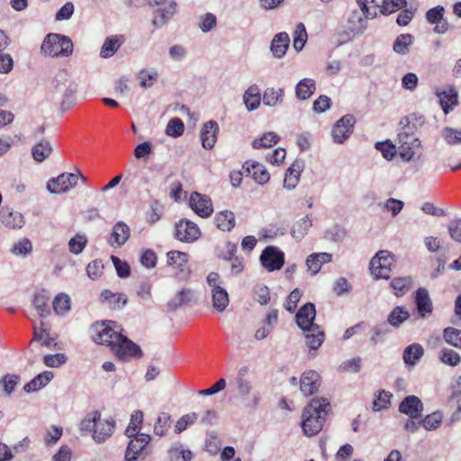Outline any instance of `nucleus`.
I'll use <instances>...</instances> for the list:
<instances>
[{"mask_svg": "<svg viewBox=\"0 0 461 461\" xmlns=\"http://www.w3.org/2000/svg\"><path fill=\"white\" fill-rule=\"evenodd\" d=\"M87 244V238L84 234H77L68 241L69 251L75 255H78L83 251Z\"/></svg>", "mask_w": 461, "mask_h": 461, "instance_id": "59", "label": "nucleus"}, {"mask_svg": "<svg viewBox=\"0 0 461 461\" xmlns=\"http://www.w3.org/2000/svg\"><path fill=\"white\" fill-rule=\"evenodd\" d=\"M101 417V413L98 411L89 412L80 422L79 430L82 435L94 434L95 428L97 420Z\"/></svg>", "mask_w": 461, "mask_h": 461, "instance_id": "43", "label": "nucleus"}, {"mask_svg": "<svg viewBox=\"0 0 461 461\" xmlns=\"http://www.w3.org/2000/svg\"><path fill=\"white\" fill-rule=\"evenodd\" d=\"M198 415L195 412H192L189 414H185L182 416L176 423L174 431L176 434H179L183 432L186 428L194 423V421L197 420Z\"/></svg>", "mask_w": 461, "mask_h": 461, "instance_id": "63", "label": "nucleus"}, {"mask_svg": "<svg viewBox=\"0 0 461 461\" xmlns=\"http://www.w3.org/2000/svg\"><path fill=\"white\" fill-rule=\"evenodd\" d=\"M49 301L50 294L45 290H41L34 295L33 305L41 318L48 317L50 314Z\"/></svg>", "mask_w": 461, "mask_h": 461, "instance_id": "37", "label": "nucleus"}, {"mask_svg": "<svg viewBox=\"0 0 461 461\" xmlns=\"http://www.w3.org/2000/svg\"><path fill=\"white\" fill-rule=\"evenodd\" d=\"M185 130L184 122L179 118H173L169 120L166 127V134L170 137H180Z\"/></svg>", "mask_w": 461, "mask_h": 461, "instance_id": "58", "label": "nucleus"}, {"mask_svg": "<svg viewBox=\"0 0 461 461\" xmlns=\"http://www.w3.org/2000/svg\"><path fill=\"white\" fill-rule=\"evenodd\" d=\"M250 167L251 168L248 166L247 170L252 175L255 182L259 185H265L269 181V173L263 165L253 162Z\"/></svg>", "mask_w": 461, "mask_h": 461, "instance_id": "46", "label": "nucleus"}, {"mask_svg": "<svg viewBox=\"0 0 461 461\" xmlns=\"http://www.w3.org/2000/svg\"><path fill=\"white\" fill-rule=\"evenodd\" d=\"M111 350L118 359L122 361L140 358L142 356L140 348L122 334Z\"/></svg>", "mask_w": 461, "mask_h": 461, "instance_id": "10", "label": "nucleus"}, {"mask_svg": "<svg viewBox=\"0 0 461 461\" xmlns=\"http://www.w3.org/2000/svg\"><path fill=\"white\" fill-rule=\"evenodd\" d=\"M12 253L18 257H26L32 251V244L29 239L23 238L14 244L11 249Z\"/></svg>", "mask_w": 461, "mask_h": 461, "instance_id": "57", "label": "nucleus"}, {"mask_svg": "<svg viewBox=\"0 0 461 461\" xmlns=\"http://www.w3.org/2000/svg\"><path fill=\"white\" fill-rule=\"evenodd\" d=\"M316 90V83L312 78H303L295 86L296 98L301 101L309 99Z\"/></svg>", "mask_w": 461, "mask_h": 461, "instance_id": "31", "label": "nucleus"}, {"mask_svg": "<svg viewBox=\"0 0 461 461\" xmlns=\"http://www.w3.org/2000/svg\"><path fill=\"white\" fill-rule=\"evenodd\" d=\"M436 95L446 114L452 111L458 104V94L453 86L449 87L447 90H437Z\"/></svg>", "mask_w": 461, "mask_h": 461, "instance_id": "26", "label": "nucleus"}, {"mask_svg": "<svg viewBox=\"0 0 461 461\" xmlns=\"http://www.w3.org/2000/svg\"><path fill=\"white\" fill-rule=\"evenodd\" d=\"M122 41L117 35H112L107 37L101 48L100 56L103 59H108L113 57L117 50L120 49Z\"/></svg>", "mask_w": 461, "mask_h": 461, "instance_id": "39", "label": "nucleus"}, {"mask_svg": "<svg viewBox=\"0 0 461 461\" xmlns=\"http://www.w3.org/2000/svg\"><path fill=\"white\" fill-rule=\"evenodd\" d=\"M115 429V420L113 418L102 420L101 417L96 422L92 438L100 444L112 437Z\"/></svg>", "mask_w": 461, "mask_h": 461, "instance_id": "20", "label": "nucleus"}, {"mask_svg": "<svg viewBox=\"0 0 461 461\" xmlns=\"http://www.w3.org/2000/svg\"><path fill=\"white\" fill-rule=\"evenodd\" d=\"M140 86L142 88H149L158 79V72L155 69H140L136 76Z\"/></svg>", "mask_w": 461, "mask_h": 461, "instance_id": "48", "label": "nucleus"}, {"mask_svg": "<svg viewBox=\"0 0 461 461\" xmlns=\"http://www.w3.org/2000/svg\"><path fill=\"white\" fill-rule=\"evenodd\" d=\"M329 411L330 402L326 399H312L303 412L302 429L303 433L308 437L319 433L323 427Z\"/></svg>", "mask_w": 461, "mask_h": 461, "instance_id": "2", "label": "nucleus"}, {"mask_svg": "<svg viewBox=\"0 0 461 461\" xmlns=\"http://www.w3.org/2000/svg\"><path fill=\"white\" fill-rule=\"evenodd\" d=\"M41 52L50 57H68L73 53V43L69 37L49 33L41 46Z\"/></svg>", "mask_w": 461, "mask_h": 461, "instance_id": "3", "label": "nucleus"}, {"mask_svg": "<svg viewBox=\"0 0 461 461\" xmlns=\"http://www.w3.org/2000/svg\"><path fill=\"white\" fill-rule=\"evenodd\" d=\"M443 415L440 411H435L427 415L422 420L421 424L427 430H434L439 427L442 422Z\"/></svg>", "mask_w": 461, "mask_h": 461, "instance_id": "60", "label": "nucleus"}, {"mask_svg": "<svg viewBox=\"0 0 461 461\" xmlns=\"http://www.w3.org/2000/svg\"><path fill=\"white\" fill-rule=\"evenodd\" d=\"M262 97L257 85H252L245 91L243 102L249 111L257 110L261 103Z\"/></svg>", "mask_w": 461, "mask_h": 461, "instance_id": "33", "label": "nucleus"}, {"mask_svg": "<svg viewBox=\"0 0 461 461\" xmlns=\"http://www.w3.org/2000/svg\"><path fill=\"white\" fill-rule=\"evenodd\" d=\"M174 236L182 242L192 243L200 238L201 230L193 221L182 219L176 223Z\"/></svg>", "mask_w": 461, "mask_h": 461, "instance_id": "14", "label": "nucleus"}, {"mask_svg": "<svg viewBox=\"0 0 461 461\" xmlns=\"http://www.w3.org/2000/svg\"><path fill=\"white\" fill-rule=\"evenodd\" d=\"M237 251V245L230 241H227L222 247L217 248V256L223 260H231Z\"/></svg>", "mask_w": 461, "mask_h": 461, "instance_id": "62", "label": "nucleus"}, {"mask_svg": "<svg viewBox=\"0 0 461 461\" xmlns=\"http://www.w3.org/2000/svg\"><path fill=\"white\" fill-rule=\"evenodd\" d=\"M442 136L449 145L461 143V130L447 127L444 129Z\"/></svg>", "mask_w": 461, "mask_h": 461, "instance_id": "64", "label": "nucleus"}, {"mask_svg": "<svg viewBox=\"0 0 461 461\" xmlns=\"http://www.w3.org/2000/svg\"><path fill=\"white\" fill-rule=\"evenodd\" d=\"M284 97L285 90L283 88L267 87L263 93L262 102L266 106L275 107L283 103Z\"/></svg>", "mask_w": 461, "mask_h": 461, "instance_id": "36", "label": "nucleus"}, {"mask_svg": "<svg viewBox=\"0 0 461 461\" xmlns=\"http://www.w3.org/2000/svg\"><path fill=\"white\" fill-rule=\"evenodd\" d=\"M307 41L306 28L303 23H299L296 25L294 32V42L293 46L296 51H301Z\"/></svg>", "mask_w": 461, "mask_h": 461, "instance_id": "54", "label": "nucleus"}, {"mask_svg": "<svg viewBox=\"0 0 461 461\" xmlns=\"http://www.w3.org/2000/svg\"><path fill=\"white\" fill-rule=\"evenodd\" d=\"M279 140L280 138L276 133L269 131L264 133L260 138L255 139L252 142V146L254 149L270 148L272 145L276 144Z\"/></svg>", "mask_w": 461, "mask_h": 461, "instance_id": "53", "label": "nucleus"}, {"mask_svg": "<svg viewBox=\"0 0 461 461\" xmlns=\"http://www.w3.org/2000/svg\"><path fill=\"white\" fill-rule=\"evenodd\" d=\"M218 131V123L215 121H209L203 124L201 131V141L204 149H211L214 147Z\"/></svg>", "mask_w": 461, "mask_h": 461, "instance_id": "25", "label": "nucleus"}, {"mask_svg": "<svg viewBox=\"0 0 461 461\" xmlns=\"http://www.w3.org/2000/svg\"><path fill=\"white\" fill-rule=\"evenodd\" d=\"M52 378L53 374L50 371H45L41 374H39L32 381L27 383L24 385L23 389L26 393L36 392L41 388L44 387Z\"/></svg>", "mask_w": 461, "mask_h": 461, "instance_id": "40", "label": "nucleus"}, {"mask_svg": "<svg viewBox=\"0 0 461 461\" xmlns=\"http://www.w3.org/2000/svg\"><path fill=\"white\" fill-rule=\"evenodd\" d=\"M189 204L192 210L203 218H208L213 212L211 199L196 192L191 194Z\"/></svg>", "mask_w": 461, "mask_h": 461, "instance_id": "18", "label": "nucleus"}, {"mask_svg": "<svg viewBox=\"0 0 461 461\" xmlns=\"http://www.w3.org/2000/svg\"><path fill=\"white\" fill-rule=\"evenodd\" d=\"M444 14L445 8L442 5L430 8L426 13L427 22L430 24H436L433 30L435 33L443 34L448 29L447 22L443 21Z\"/></svg>", "mask_w": 461, "mask_h": 461, "instance_id": "22", "label": "nucleus"}, {"mask_svg": "<svg viewBox=\"0 0 461 461\" xmlns=\"http://www.w3.org/2000/svg\"><path fill=\"white\" fill-rule=\"evenodd\" d=\"M347 235L345 228L339 225H333L324 232V239L331 242H340Z\"/></svg>", "mask_w": 461, "mask_h": 461, "instance_id": "56", "label": "nucleus"}, {"mask_svg": "<svg viewBox=\"0 0 461 461\" xmlns=\"http://www.w3.org/2000/svg\"><path fill=\"white\" fill-rule=\"evenodd\" d=\"M208 285L211 287L212 306L218 312L225 311L229 305V295L225 288L221 286V276L216 272H211L206 277Z\"/></svg>", "mask_w": 461, "mask_h": 461, "instance_id": "7", "label": "nucleus"}, {"mask_svg": "<svg viewBox=\"0 0 461 461\" xmlns=\"http://www.w3.org/2000/svg\"><path fill=\"white\" fill-rule=\"evenodd\" d=\"M412 277L411 276H401L393 278L391 281L390 286L393 293L398 296H403L411 287Z\"/></svg>", "mask_w": 461, "mask_h": 461, "instance_id": "41", "label": "nucleus"}, {"mask_svg": "<svg viewBox=\"0 0 461 461\" xmlns=\"http://www.w3.org/2000/svg\"><path fill=\"white\" fill-rule=\"evenodd\" d=\"M171 427V416L167 412H161L154 424V434L158 437H163L167 434Z\"/></svg>", "mask_w": 461, "mask_h": 461, "instance_id": "47", "label": "nucleus"}, {"mask_svg": "<svg viewBox=\"0 0 461 461\" xmlns=\"http://www.w3.org/2000/svg\"><path fill=\"white\" fill-rule=\"evenodd\" d=\"M361 12L366 18L374 19L377 10L383 14H388L406 6V0H357Z\"/></svg>", "mask_w": 461, "mask_h": 461, "instance_id": "4", "label": "nucleus"}, {"mask_svg": "<svg viewBox=\"0 0 461 461\" xmlns=\"http://www.w3.org/2000/svg\"><path fill=\"white\" fill-rule=\"evenodd\" d=\"M332 255L327 252L312 253L306 258V266L308 271L312 275H316L321 268V266L325 263L330 262Z\"/></svg>", "mask_w": 461, "mask_h": 461, "instance_id": "28", "label": "nucleus"}, {"mask_svg": "<svg viewBox=\"0 0 461 461\" xmlns=\"http://www.w3.org/2000/svg\"><path fill=\"white\" fill-rule=\"evenodd\" d=\"M312 226V220L310 215H305L295 221L291 228V235L296 241H301Z\"/></svg>", "mask_w": 461, "mask_h": 461, "instance_id": "32", "label": "nucleus"}, {"mask_svg": "<svg viewBox=\"0 0 461 461\" xmlns=\"http://www.w3.org/2000/svg\"><path fill=\"white\" fill-rule=\"evenodd\" d=\"M302 170V163L299 161L294 162L286 170L284 179V187L288 190L294 189L298 185Z\"/></svg>", "mask_w": 461, "mask_h": 461, "instance_id": "34", "label": "nucleus"}, {"mask_svg": "<svg viewBox=\"0 0 461 461\" xmlns=\"http://www.w3.org/2000/svg\"><path fill=\"white\" fill-rule=\"evenodd\" d=\"M260 263L268 272H274L283 267L285 264V253L276 246H267L262 251Z\"/></svg>", "mask_w": 461, "mask_h": 461, "instance_id": "13", "label": "nucleus"}, {"mask_svg": "<svg viewBox=\"0 0 461 461\" xmlns=\"http://www.w3.org/2000/svg\"><path fill=\"white\" fill-rule=\"evenodd\" d=\"M52 148L48 140H41L33 146L32 149V157L37 162H42L51 153Z\"/></svg>", "mask_w": 461, "mask_h": 461, "instance_id": "49", "label": "nucleus"}, {"mask_svg": "<svg viewBox=\"0 0 461 461\" xmlns=\"http://www.w3.org/2000/svg\"><path fill=\"white\" fill-rule=\"evenodd\" d=\"M320 386V375L316 371L304 372L300 379V390L304 396L313 394Z\"/></svg>", "mask_w": 461, "mask_h": 461, "instance_id": "24", "label": "nucleus"}, {"mask_svg": "<svg viewBox=\"0 0 461 461\" xmlns=\"http://www.w3.org/2000/svg\"><path fill=\"white\" fill-rule=\"evenodd\" d=\"M54 89L61 96L60 109L64 113L74 104L77 84L66 72H60L54 78Z\"/></svg>", "mask_w": 461, "mask_h": 461, "instance_id": "5", "label": "nucleus"}, {"mask_svg": "<svg viewBox=\"0 0 461 461\" xmlns=\"http://www.w3.org/2000/svg\"><path fill=\"white\" fill-rule=\"evenodd\" d=\"M147 4L154 8L152 24L157 28L166 25L176 13L175 0H147Z\"/></svg>", "mask_w": 461, "mask_h": 461, "instance_id": "6", "label": "nucleus"}, {"mask_svg": "<svg viewBox=\"0 0 461 461\" xmlns=\"http://www.w3.org/2000/svg\"><path fill=\"white\" fill-rule=\"evenodd\" d=\"M412 43V35L409 33L400 34L393 42V50L399 55H407L410 52V47Z\"/></svg>", "mask_w": 461, "mask_h": 461, "instance_id": "44", "label": "nucleus"}, {"mask_svg": "<svg viewBox=\"0 0 461 461\" xmlns=\"http://www.w3.org/2000/svg\"><path fill=\"white\" fill-rule=\"evenodd\" d=\"M289 42L290 38L286 32H279L276 34L271 41L270 47L273 55L277 59L282 58L288 49Z\"/></svg>", "mask_w": 461, "mask_h": 461, "instance_id": "30", "label": "nucleus"}, {"mask_svg": "<svg viewBox=\"0 0 461 461\" xmlns=\"http://www.w3.org/2000/svg\"><path fill=\"white\" fill-rule=\"evenodd\" d=\"M366 18L362 16L357 10L350 12L347 18L346 29L339 32V36L347 41L355 36L361 35L366 28Z\"/></svg>", "mask_w": 461, "mask_h": 461, "instance_id": "11", "label": "nucleus"}, {"mask_svg": "<svg viewBox=\"0 0 461 461\" xmlns=\"http://www.w3.org/2000/svg\"><path fill=\"white\" fill-rule=\"evenodd\" d=\"M78 176L73 173H62L47 182V189L51 194H63L76 186Z\"/></svg>", "mask_w": 461, "mask_h": 461, "instance_id": "15", "label": "nucleus"}, {"mask_svg": "<svg viewBox=\"0 0 461 461\" xmlns=\"http://www.w3.org/2000/svg\"><path fill=\"white\" fill-rule=\"evenodd\" d=\"M131 230L123 221H118L113 227L112 233L107 239V242L113 248H121L129 240Z\"/></svg>", "mask_w": 461, "mask_h": 461, "instance_id": "23", "label": "nucleus"}, {"mask_svg": "<svg viewBox=\"0 0 461 461\" xmlns=\"http://www.w3.org/2000/svg\"><path fill=\"white\" fill-rule=\"evenodd\" d=\"M439 359L442 363L451 366H456L461 362L460 355L453 349L444 348L439 352Z\"/></svg>", "mask_w": 461, "mask_h": 461, "instance_id": "55", "label": "nucleus"}, {"mask_svg": "<svg viewBox=\"0 0 461 461\" xmlns=\"http://www.w3.org/2000/svg\"><path fill=\"white\" fill-rule=\"evenodd\" d=\"M122 336L121 329L113 321H108L102 323L96 330V334L94 337L95 343L106 345L113 348V346L118 342V339Z\"/></svg>", "mask_w": 461, "mask_h": 461, "instance_id": "12", "label": "nucleus"}, {"mask_svg": "<svg viewBox=\"0 0 461 461\" xmlns=\"http://www.w3.org/2000/svg\"><path fill=\"white\" fill-rule=\"evenodd\" d=\"M143 422V412L141 411H135L131 417L130 423L125 429V434L129 438L140 434V426Z\"/></svg>", "mask_w": 461, "mask_h": 461, "instance_id": "50", "label": "nucleus"}, {"mask_svg": "<svg viewBox=\"0 0 461 461\" xmlns=\"http://www.w3.org/2000/svg\"><path fill=\"white\" fill-rule=\"evenodd\" d=\"M414 301L419 315L426 319L433 311V304L429 291L424 287L417 289L414 294Z\"/></svg>", "mask_w": 461, "mask_h": 461, "instance_id": "19", "label": "nucleus"}, {"mask_svg": "<svg viewBox=\"0 0 461 461\" xmlns=\"http://www.w3.org/2000/svg\"><path fill=\"white\" fill-rule=\"evenodd\" d=\"M410 317V312L402 306H396L389 313L387 321L394 328L400 327Z\"/></svg>", "mask_w": 461, "mask_h": 461, "instance_id": "45", "label": "nucleus"}, {"mask_svg": "<svg viewBox=\"0 0 461 461\" xmlns=\"http://www.w3.org/2000/svg\"><path fill=\"white\" fill-rule=\"evenodd\" d=\"M398 152L401 158L409 162L421 151V141L414 134L405 131L398 133Z\"/></svg>", "mask_w": 461, "mask_h": 461, "instance_id": "9", "label": "nucleus"}, {"mask_svg": "<svg viewBox=\"0 0 461 461\" xmlns=\"http://www.w3.org/2000/svg\"><path fill=\"white\" fill-rule=\"evenodd\" d=\"M1 221L6 227L13 229H20L24 224V219L22 213L10 210L9 208H3L1 210Z\"/></svg>", "mask_w": 461, "mask_h": 461, "instance_id": "29", "label": "nucleus"}, {"mask_svg": "<svg viewBox=\"0 0 461 461\" xmlns=\"http://www.w3.org/2000/svg\"><path fill=\"white\" fill-rule=\"evenodd\" d=\"M393 266V255L387 250H380L370 261V271L376 279H389Z\"/></svg>", "mask_w": 461, "mask_h": 461, "instance_id": "8", "label": "nucleus"}, {"mask_svg": "<svg viewBox=\"0 0 461 461\" xmlns=\"http://www.w3.org/2000/svg\"><path fill=\"white\" fill-rule=\"evenodd\" d=\"M52 307L58 315H64L70 310V298L68 294L60 293L53 300Z\"/></svg>", "mask_w": 461, "mask_h": 461, "instance_id": "52", "label": "nucleus"}, {"mask_svg": "<svg viewBox=\"0 0 461 461\" xmlns=\"http://www.w3.org/2000/svg\"><path fill=\"white\" fill-rule=\"evenodd\" d=\"M443 339L448 345L461 349V330L447 327L443 330Z\"/></svg>", "mask_w": 461, "mask_h": 461, "instance_id": "51", "label": "nucleus"}, {"mask_svg": "<svg viewBox=\"0 0 461 461\" xmlns=\"http://www.w3.org/2000/svg\"><path fill=\"white\" fill-rule=\"evenodd\" d=\"M63 429L60 427L52 425L50 427L44 436V444L47 447L55 445L61 438Z\"/></svg>", "mask_w": 461, "mask_h": 461, "instance_id": "61", "label": "nucleus"}, {"mask_svg": "<svg viewBox=\"0 0 461 461\" xmlns=\"http://www.w3.org/2000/svg\"><path fill=\"white\" fill-rule=\"evenodd\" d=\"M424 348L419 343H413L406 347L402 353V359L406 366H415L424 356Z\"/></svg>", "mask_w": 461, "mask_h": 461, "instance_id": "27", "label": "nucleus"}, {"mask_svg": "<svg viewBox=\"0 0 461 461\" xmlns=\"http://www.w3.org/2000/svg\"><path fill=\"white\" fill-rule=\"evenodd\" d=\"M315 317V306L312 303L302 306L295 315L296 324L305 333L306 344L311 349H317L324 339L323 331L313 323Z\"/></svg>", "mask_w": 461, "mask_h": 461, "instance_id": "1", "label": "nucleus"}, {"mask_svg": "<svg viewBox=\"0 0 461 461\" xmlns=\"http://www.w3.org/2000/svg\"><path fill=\"white\" fill-rule=\"evenodd\" d=\"M356 120L353 115L347 114L340 118L334 125L331 135L333 141L343 143L352 133Z\"/></svg>", "mask_w": 461, "mask_h": 461, "instance_id": "17", "label": "nucleus"}, {"mask_svg": "<svg viewBox=\"0 0 461 461\" xmlns=\"http://www.w3.org/2000/svg\"><path fill=\"white\" fill-rule=\"evenodd\" d=\"M102 300L106 303L109 307L113 309H121L123 307L128 300L122 294H114L110 290H105L101 294Z\"/></svg>", "mask_w": 461, "mask_h": 461, "instance_id": "42", "label": "nucleus"}, {"mask_svg": "<svg viewBox=\"0 0 461 461\" xmlns=\"http://www.w3.org/2000/svg\"><path fill=\"white\" fill-rule=\"evenodd\" d=\"M150 441V436L140 433L131 438L125 451V459L127 461H134L139 456L148 455L147 446Z\"/></svg>", "mask_w": 461, "mask_h": 461, "instance_id": "16", "label": "nucleus"}, {"mask_svg": "<svg viewBox=\"0 0 461 461\" xmlns=\"http://www.w3.org/2000/svg\"><path fill=\"white\" fill-rule=\"evenodd\" d=\"M169 461H190L194 454L190 449L185 448L180 442L173 443L167 452Z\"/></svg>", "mask_w": 461, "mask_h": 461, "instance_id": "35", "label": "nucleus"}, {"mask_svg": "<svg viewBox=\"0 0 461 461\" xmlns=\"http://www.w3.org/2000/svg\"><path fill=\"white\" fill-rule=\"evenodd\" d=\"M399 411L406 414L411 419H418L421 417L423 403L417 396L409 395L401 402Z\"/></svg>", "mask_w": 461, "mask_h": 461, "instance_id": "21", "label": "nucleus"}, {"mask_svg": "<svg viewBox=\"0 0 461 461\" xmlns=\"http://www.w3.org/2000/svg\"><path fill=\"white\" fill-rule=\"evenodd\" d=\"M214 221L221 230L230 231L235 226V216L231 211L225 210L215 215Z\"/></svg>", "mask_w": 461, "mask_h": 461, "instance_id": "38", "label": "nucleus"}]
</instances>
